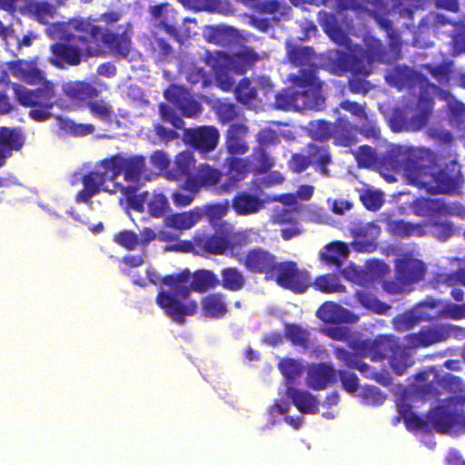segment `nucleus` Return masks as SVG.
<instances>
[{"instance_id":"1","label":"nucleus","mask_w":465,"mask_h":465,"mask_svg":"<svg viewBox=\"0 0 465 465\" xmlns=\"http://www.w3.org/2000/svg\"><path fill=\"white\" fill-rule=\"evenodd\" d=\"M400 157L410 183L429 193L456 194L464 183L460 166L454 161L434 170L437 154L430 148H409Z\"/></svg>"},{"instance_id":"2","label":"nucleus","mask_w":465,"mask_h":465,"mask_svg":"<svg viewBox=\"0 0 465 465\" xmlns=\"http://www.w3.org/2000/svg\"><path fill=\"white\" fill-rule=\"evenodd\" d=\"M291 69L288 75L291 86L284 87L274 96V107L282 111L313 110L324 108L326 98L323 83L318 76L320 66L312 60H286Z\"/></svg>"},{"instance_id":"3","label":"nucleus","mask_w":465,"mask_h":465,"mask_svg":"<svg viewBox=\"0 0 465 465\" xmlns=\"http://www.w3.org/2000/svg\"><path fill=\"white\" fill-rule=\"evenodd\" d=\"M36 60H11L9 68L14 76L35 85V89L15 83L12 84L15 100L23 107L30 108L29 117L35 122H45L52 117L51 110L56 104L55 84L45 79V73L36 65Z\"/></svg>"},{"instance_id":"4","label":"nucleus","mask_w":465,"mask_h":465,"mask_svg":"<svg viewBox=\"0 0 465 465\" xmlns=\"http://www.w3.org/2000/svg\"><path fill=\"white\" fill-rule=\"evenodd\" d=\"M384 77L390 85L398 89H412L416 86L421 89L417 101L418 112L411 119H407L400 109L392 113L391 123L393 130L417 132L423 129L430 121L434 105L433 98L429 96L427 92L429 89L434 90L436 86L422 74L406 65H392L386 71Z\"/></svg>"},{"instance_id":"5","label":"nucleus","mask_w":465,"mask_h":465,"mask_svg":"<svg viewBox=\"0 0 465 465\" xmlns=\"http://www.w3.org/2000/svg\"><path fill=\"white\" fill-rule=\"evenodd\" d=\"M465 395L450 396L431 408L426 420L411 411L409 405H401L399 412L410 430L427 431L430 424L440 434L465 432Z\"/></svg>"},{"instance_id":"6","label":"nucleus","mask_w":465,"mask_h":465,"mask_svg":"<svg viewBox=\"0 0 465 465\" xmlns=\"http://www.w3.org/2000/svg\"><path fill=\"white\" fill-rule=\"evenodd\" d=\"M192 272L188 268L163 277V285L171 291L160 290L155 297V303L164 314L174 322L183 325L187 316H193L198 310L194 300L183 302L192 293Z\"/></svg>"},{"instance_id":"7","label":"nucleus","mask_w":465,"mask_h":465,"mask_svg":"<svg viewBox=\"0 0 465 465\" xmlns=\"http://www.w3.org/2000/svg\"><path fill=\"white\" fill-rule=\"evenodd\" d=\"M68 25L79 32L86 33L90 35L91 40L87 42L86 39L79 35L54 45L52 51L57 58H81L85 55L99 56L104 54L99 43L107 45L114 40L112 34L102 32L98 26L88 21L73 20Z\"/></svg>"},{"instance_id":"8","label":"nucleus","mask_w":465,"mask_h":465,"mask_svg":"<svg viewBox=\"0 0 465 465\" xmlns=\"http://www.w3.org/2000/svg\"><path fill=\"white\" fill-rule=\"evenodd\" d=\"M249 242L250 238L247 232H236L227 235L218 232L203 233L194 236L191 242H184L167 249L193 252L198 255H223L228 252H232L236 247L247 245Z\"/></svg>"},{"instance_id":"9","label":"nucleus","mask_w":465,"mask_h":465,"mask_svg":"<svg viewBox=\"0 0 465 465\" xmlns=\"http://www.w3.org/2000/svg\"><path fill=\"white\" fill-rule=\"evenodd\" d=\"M427 266L423 261L410 253L403 254L394 261V278L382 283L383 290L390 294H400L413 290V285L423 281Z\"/></svg>"},{"instance_id":"10","label":"nucleus","mask_w":465,"mask_h":465,"mask_svg":"<svg viewBox=\"0 0 465 465\" xmlns=\"http://www.w3.org/2000/svg\"><path fill=\"white\" fill-rule=\"evenodd\" d=\"M392 60H329L322 65L324 69L337 76L351 74L348 80V89L353 94L366 95L372 85L366 80L371 71L374 62L389 63Z\"/></svg>"},{"instance_id":"11","label":"nucleus","mask_w":465,"mask_h":465,"mask_svg":"<svg viewBox=\"0 0 465 465\" xmlns=\"http://www.w3.org/2000/svg\"><path fill=\"white\" fill-rule=\"evenodd\" d=\"M83 189L75 195L76 203H90L91 198L101 191L107 192L106 182L115 181L108 158L100 161L94 169L82 176Z\"/></svg>"},{"instance_id":"12","label":"nucleus","mask_w":465,"mask_h":465,"mask_svg":"<svg viewBox=\"0 0 465 465\" xmlns=\"http://www.w3.org/2000/svg\"><path fill=\"white\" fill-rule=\"evenodd\" d=\"M272 282L295 294H302L311 287L312 276L307 270L299 269L297 262L282 261Z\"/></svg>"},{"instance_id":"13","label":"nucleus","mask_w":465,"mask_h":465,"mask_svg":"<svg viewBox=\"0 0 465 465\" xmlns=\"http://www.w3.org/2000/svg\"><path fill=\"white\" fill-rule=\"evenodd\" d=\"M331 156L327 146H319L315 143L308 144V154L292 153L288 161L289 168L295 173L305 171L311 164L323 176H329L328 164Z\"/></svg>"},{"instance_id":"14","label":"nucleus","mask_w":465,"mask_h":465,"mask_svg":"<svg viewBox=\"0 0 465 465\" xmlns=\"http://www.w3.org/2000/svg\"><path fill=\"white\" fill-rule=\"evenodd\" d=\"M245 270L254 275H263L264 280L272 282L280 264L277 256L262 247L248 250L241 260Z\"/></svg>"},{"instance_id":"15","label":"nucleus","mask_w":465,"mask_h":465,"mask_svg":"<svg viewBox=\"0 0 465 465\" xmlns=\"http://www.w3.org/2000/svg\"><path fill=\"white\" fill-rule=\"evenodd\" d=\"M205 37L215 45L231 46L236 58H257L253 49L244 45L243 37L232 26L210 27L205 33Z\"/></svg>"},{"instance_id":"16","label":"nucleus","mask_w":465,"mask_h":465,"mask_svg":"<svg viewBox=\"0 0 465 465\" xmlns=\"http://www.w3.org/2000/svg\"><path fill=\"white\" fill-rule=\"evenodd\" d=\"M108 160L115 180L123 174L126 182L136 183L147 172L145 157L142 155L125 157L117 153Z\"/></svg>"},{"instance_id":"17","label":"nucleus","mask_w":465,"mask_h":465,"mask_svg":"<svg viewBox=\"0 0 465 465\" xmlns=\"http://www.w3.org/2000/svg\"><path fill=\"white\" fill-rule=\"evenodd\" d=\"M357 348L372 361H382L390 357L395 351L401 350L398 341L394 337L387 335H379L374 340H361Z\"/></svg>"},{"instance_id":"18","label":"nucleus","mask_w":465,"mask_h":465,"mask_svg":"<svg viewBox=\"0 0 465 465\" xmlns=\"http://www.w3.org/2000/svg\"><path fill=\"white\" fill-rule=\"evenodd\" d=\"M151 24L155 30L182 42V36L176 27V12L169 4L155 5L149 7Z\"/></svg>"},{"instance_id":"19","label":"nucleus","mask_w":465,"mask_h":465,"mask_svg":"<svg viewBox=\"0 0 465 465\" xmlns=\"http://www.w3.org/2000/svg\"><path fill=\"white\" fill-rule=\"evenodd\" d=\"M167 101L174 104L184 117L193 118L202 114V104L189 91L179 85H170L164 92Z\"/></svg>"},{"instance_id":"20","label":"nucleus","mask_w":465,"mask_h":465,"mask_svg":"<svg viewBox=\"0 0 465 465\" xmlns=\"http://www.w3.org/2000/svg\"><path fill=\"white\" fill-rule=\"evenodd\" d=\"M186 135L191 145L202 153L213 151L220 138L218 129L208 125L189 129Z\"/></svg>"},{"instance_id":"21","label":"nucleus","mask_w":465,"mask_h":465,"mask_svg":"<svg viewBox=\"0 0 465 465\" xmlns=\"http://www.w3.org/2000/svg\"><path fill=\"white\" fill-rule=\"evenodd\" d=\"M306 380L311 389L324 390L337 382V370L329 362H319L310 367Z\"/></svg>"},{"instance_id":"22","label":"nucleus","mask_w":465,"mask_h":465,"mask_svg":"<svg viewBox=\"0 0 465 465\" xmlns=\"http://www.w3.org/2000/svg\"><path fill=\"white\" fill-rule=\"evenodd\" d=\"M25 143V135L19 127H0V166L11 157L13 152L20 151Z\"/></svg>"},{"instance_id":"23","label":"nucleus","mask_w":465,"mask_h":465,"mask_svg":"<svg viewBox=\"0 0 465 465\" xmlns=\"http://www.w3.org/2000/svg\"><path fill=\"white\" fill-rule=\"evenodd\" d=\"M360 342L361 340H352L349 341L348 345L352 351L336 345L333 347V353L336 359L347 368L355 369L362 374H367L370 370V366L363 361V358H366L365 354L357 348V345Z\"/></svg>"},{"instance_id":"24","label":"nucleus","mask_w":465,"mask_h":465,"mask_svg":"<svg viewBox=\"0 0 465 465\" xmlns=\"http://www.w3.org/2000/svg\"><path fill=\"white\" fill-rule=\"evenodd\" d=\"M222 173L208 164H200L195 173L185 179L183 188L194 193L203 187H208L217 184L221 178Z\"/></svg>"},{"instance_id":"25","label":"nucleus","mask_w":465,"mask_h":465,"mask_svg":"<svg viewBox=\"0 0 465 465\" xmlns=\"http://www.w3.org/2000/svg\"><path fill=\"white\" fill-rule=\"evenodd\" d=\"M212 64L214 70V79L217 86L224 92H230L234 88L235 81L232 73L235 70L236 62L239 60H204ZM245 64L252 65L256 60H242Z\"/></svg>"},{"instance_id":"26","label":"nucleus","mask_w":465,"mask_h":465,"mask_svg":"<svg viewBox=\"0 0 465 465\" xmlns=\"http://www.w3.org/2000/svg\"><path fill=\"white\" fill-rule=\"evenodd\" d=\"M247 134L246 124L242 123L230 124L225 134V147L231 155H242L248 152L249 145L245 141Z\"/></svg>"},{"instance_id":"27","label":"nucleus","mask_w":465,"mask_h":465,"mask_svg":"<svg viewBox=\"0 0 465 465\" xmlns=\"http://www.w3.org/2000/svg\"><path fill=\"white\" fill-rule=\"evenodd\" d=\"M285 394L292 404L303 414H315L319 411V400L308 391L287 386Z\"/></svg>"},{"instance_id":"28","label":"nucleus","mask_w":465,"mask_h":465,"mask_svg":"<svg viewBox=\"0 0 465 465\" xmlns=\"http://www.w3.org/2000/svg\"><path fill=\"white\" fill-rule=\"evenodd\" d=\"M422 208L430 217L463 216L465 208L460 203H447L442 199L427 198L421 202Z\"/></svg>"},{"instance_id":"29","label":"nucleus","mask_w":465,"mask_h":465,"mask_svg":"<svg viewBox=\"0 0 465 465\" xmlns=\"http://www.w3.org/2000/svg\"><path fill=\"white\" fill-rule=\"evenodd\" d=\"M66 97L76 103H83L97 97L101 90L85 81L68 82L63 85Z\"/></svg>"},{"instance_id":"30","label":"nucleus","mask_w":465,"mask_h":465,"mask_svg":"<svg viewBox=\"0 0 465 465\" xmlns=\"http://www.w3.org/2000/svg\"><path fill=\"white\" fill-rule=\"evenodd\" d=\"M273 223L282 226L281 236L284 241H290L301 235L303 232L294 213L283 209L274 215Z\"/></svg>"},{"instance_id":"31","label":"nucleus","mask_w":465,"mask_h":465,"mask_svg":"<svg viewBox=\"0 0 465 465\" xmlns=\"http://www.w3.org/2000/svg\"><path fill=\"white\" fill-rule=\"evenodd\" d=\"M202 314L205 318L222 319L229 312L225 302V295L222 292H213L204 296L201 301Z\"/></svg>"},{"instance_id":"32","label":"nucleus","mask_w":465,"mask_h":465,"mask_svg":"<svg viewBox=\"0 0 465 465\" xmlns=\"http://www.w3.org/2000/svg\"><path fill=\"white\" fill-rule=\"evenodd\" d=\"M232 207L238 215L246 216L258 213L263 207V202L257 195L240 192L232 198Z\"/></svg>"},{"instance_id":"33","label":"nucleus","mask_w":465,"mask_h":465,"mask_svg":"<svg viewBox=\"0 0 465 465\" xmlns=\"http://www.w3.org/2000/svg\"><path fill=\"white\" fill-rule=\"evenodd\" d=\"M335 145L348 147L357 142L354 125L347 119L339 118L333 124L332 133Z\"/></svg>"},{"instance_id":"34","label":"nucleus","mask_w":465,"mask_h":465,"mask_svg":"<svg viewBox=\"0 0 465 465\" xmlns=\"http://www.w3.org/2000/svg\"><path fill=\"white\" fill-rule=\"evenodd\" d=\"M447 338V332L439 327L421 329L417 333L410 334L409 342L412 347H428Z\"/></svg>"},{"instance_id":"35","label":"nucleus","mask_w":465,"mask_h":465,"mask_svg":"<svg viewBox=\"0 0 465 465\" xmlns=\"http://www.w3.org/2000/svg\"><path fill=\"white\" fill-rule=\"evenodd\" d=\"M203 217V213L199 209H193L188 212L176 213L166 216L165 225L179 231H184L192 228Z\"/></svg>"},{"instance_id":"36","label":"nucleus","mask_w":465,"mask_h":465,"mask_svg":"<svg viewBox=\"0 0 465 465\" xmlns=\"http://www.w3.org/2000/svg\"><path fill=\"white\" fill-rule=\"evenodd\" d=\"M220 284L217 275L211 270L199 269L192 272V292L204 293Z\"/></svg>"},{"instance_id":"37","label":"nucleus","mask_w":465,"mask_h":465,"mask_svg":"<svg viewBox=\"0 0 465 465\" xmlns=\"http://www.w3.org/2000/svg\"><path fill=\"white\" fill-rule=\"evenodd\" d=\"M388 231L394 236L401 238L421 237L426 234L423 224L412 223L404 220H394L388 223Z\"/></svg>"},{"instance_id":"38","label":"nucleus","mask_w":465,"mask_h":465,"mask_svg":"<svg viewBox=\"0 0 465 465\" xmlns=\"http://www.w3.org/2000/svg\"><path fill=\"white\" fill-rule=\"evenodd\" d=\"M220 284L227 291L239 292L246 285V277L235 266L224 267L221 270Z\"/></svg>"},{"instance_id":"39","label":"nucleus","mask_w":465,"mask_h":465,"mask_svg":"<svg viewBox=\"0 0 465 465\" xmlns=\"http://www.w3.org/2000/svg\"><path fill=\"white\" fill-rule=\"evenodd\" d=\"M315 291L322 293L331 294L336 292H345L346 287L341 282L339 275L335 273H326L312 279V285Z\"/></svg>"},{"instance_id":"40","label":"nucleus","mask_w":465,"mask_h":465,"mask_svg":"<svg viewBox=\"0 0 465 465\" xmlns=\"http://www.w3.org/2000/svg\"><path fill=\"white\" fill-rule=\"evenodd\" d=\"M348 313V310L332 302H323L316 312L317 317L326 323L347 322L345 315Z\"/></svg>"},{"instance_id":"41","label":"nucleus","mask_w":465,"mask_h":465,"mask_svg":"<svg viewBox=\"0 0 465 465\" xmlns=\"http://www.w3.org/2000/svg\"><path fill=\"white\" fill-rule=\"evenodd\" d=\"M211 107L215 113L219 123L223 124L232 123L239 117V110L232 103L214 99L211 102Z\"/></svg>"},{"instance_id":"42","label":"nucleus","mask_w":465,"mask_h":465,"mask_svg":"<svg viewBox=\"0 0 465 465\" xmlns=\"http://www.w3.org/2000/svg\"><path fill=\"white\" fill-rule=\"evenodd\" d=\"M285 338L292 345L308 350L311 346L310 332L300 324L288 323L284 328Z\"/></svg>"},{"instance_id":"43","label":"nucleus","mask_w":465,"mask_h":465,"mask_svg":"<svg viewBox=\"0 0 465 465\" xmlns=\"http://www.w3.org/2000/svg\"><path fill=\"white\" fill-rule=\"evenodd\" d=\"M278 367L285 379L286 387L293 386L295 381L302 376L304 369L300 361L292 358L282 359Z\"/></svg>"},{"instance_id":"44","label":"nucleus","mask_w":465,"mask_h":465,"mask_svg":"<svg viewBox=\"0 0 465 465\" xmlns=\"http://www.w3.org/2000/svg\"><path fill=\"white\" fill-rule=\"evenodd\" d=\"M354 296L361 305L371 309L378 314H384L391 309L389 304L379 301L376 297L365 290L356 291Z\"/></svg>"},{"instance_id":"45","label":"nucleus","mask_w":465,"mask_h":465,"mask_svg":"<svg viewBox=\"0 0 465 465\" xmlns=\"http://www.w3.org/2000/svg\"><path fill=\"white\" fill-rule=\"evenodd\" d=\"M232 90L236 100L244 105L252 104L257 97V90L248 78L242 79Z\"/></svg>"},{"instance_id":"46","label":"nucleus","mask_w":465,"mask_h":465,"mask_svg":"<svg viewBox=\"0 0 465 465\" xmlns=\"http://www.w3.org/2000/svg\"><path fill=\"white\" fill-rule=\"evenodd\" d=\"M251 163L259 173H267L273 165L272 158L270 157L262 145L253 148L251 154Z\"/></svg>"},{"instance_id":"47","label":"nucleus","mask_w":465,"mask_h":465,"mask_svg":"<svg viewBox=\"0 0 465 465\" xmlns=\"http://www.w3.org/2000/svg\"><path fill=\"white\" fill-rule=\"evenodd\" d=\"M59 124L62 131L74 137L86 136L95 131L92 124H78L71 119H62Z\"/></svg>"},{"instance_id":"48","label":"nucleus","mask_w":465,"mask_h":465,"mask_svg":"<svg viewBox=\"0 0 465 465\" xmlns=\"http://www.w3.org/2000/svg\"><path fill=\"white\" fill-rule=\"evenodd\" d=\"M86 106L94 118L105 123L112 121L114 112L111 106L104 100L88 101Z\"/></svg>"},{"instance_id":"49","label":"nucleus","mask_w":465,"mask_h":465,"mask_svg":"<svg viewBox=\"0 0 465 465\" xmlns=\"http://www.w3.org/2000/svg\"><path fill=\"white\" fill-rule=\"evenodd\" d=\"M351 153L360 167H371L377 162V153L370 145H361Z\"/></svg>"},{"instance_id":"50","label":"nucleus","mask_w":465,"mask_h":465,"mask_svg":"<svg viewBox=\"0 0 465 465\" xmlns=\"http://www.w3.org/2000/svg\"><path fill=\"white\" fill-rule=\"evenodd\" d=\"M114 242L128 251H134L140 246V237L132 230L120 231L114 234Z\"/></svg>"},{"instance_id":"51","label":"nucleus","mask_w":465,"mask_h":465,"mask_svg":"<svg viewBox=\"0 0 465 465\" xmlns=\"http://www.w3.org/2000/svg\"><path fill=\"white\" fill-rule=\"evenodd\" d=\"M260 10L263 13L273 15V20L280 21L289 15L291 8L284 4L275 0H266L260 4Z\"/></svg>"},{"instance_id":"52","label":"nucleus","mask_w":465,"mask_h":465,"mask_svg":"<svg viewBox=\"0 0 465 465\" xmlns=\"http://www.w3.org/2000/svg\"><path fill=\"white\" fill-rule=\"evenodd\" d=\"M147 207L151 216L154 218L163 217L169 209L168 200L163 193L153 194L147 203Z\"/></svg>"},{"instance_id":"53","label":"nucleus","mask_w":465,"mask_h":465,"mask_svg":"<svg viewBox=\"0 0 465 465\" xmlns=\"http://www.w3.org/2000/svg\"><path fill=\"white\" fill-rule=\"evenodd\" d=\"M333 124L324 120H319L311 124V134L314 140L321 142L332 138Z\"/></svg>"},{"instance_id":"54","label":"nucleus","mask_w":465,"mask_h":465,"mask_svg":"<svg viewBox=\"0 0 465 465\" xmlns=\"http://www.w3.org/2000/svg\"><path fill=\"white\" fill-rule=\"evenodd\" d=\"M451 66L452 60H450L449 63L439 65L426 64L424 67L439 84H446L449 83L450 78Z\"/></svg>"},{"instance_id":"55","label":"nucleus","mask_w":465,"mask_h":465,"mask_svg":"<svg viewBox=\"0 0 465 465\" xmlns=\"http://www.w3.org/2000/svg\"><path fill=\"white\" fill-rule=\"evenodd\" d=\"M175 170L180 175L193 176L192 171L195 167V161L189 153L183 152L179 153L175 159Z\"/></svg>"},{"instance_id":"56","label":"nucleus","mask_w":465,"mask_h":465,"mask_svg":"<svg viewBox=\"0 0 465 465\" xmlns=\"http://www.w3.org/2000/svg\"><path fill=\"white\" fill-rule=\"evenodd\" d=\"M449 121L452 126L460 127L465 122V104L460 101L448 104Z\"/></svg>"},{"instance_id":"57","label":"nucleus","mask_w":465,"mask_h":465,"mask_svg":"<svg viewBox=\"0 0 465 465\" xmlns=\"http://www.w3.org/2000/svg\"><path fill=\"white\" fill-rule=\"evenodd\" d=\"M435 280L439 283L453 286L460 283L465 286V267L460 268L454 272H440L437 273Z\"/></svg>"},{"instance_id":"58","label":"nucleus","mask_w":465,"mask_h":465,"mask_svg":"<svg viewBox=\"0 0 465 465\" xmlns=\"http://www.w3.org/2000/svg\"><path fill=\"white\" fill-rule=\"evenodd\" d=\"M30 11L42 24H47L53 18L55 9L47 3H34L30 5Z\"/></svg>"},{"instance_id":"59","label":"nucleus","mask_w":465,"mask_h":465,"mask_svg":"<svg viewBox=\"0 0 465 465\" xmlns=\"http://www.w3.org/2000/svg\"><path fill=\"white\" fill-rule=\"evenodd\" d=\"M361 124L358 128V132L367 139H379L381 136V129L377 121L370 118L368 114L366 118L361 119Z\"/></svg>"},{"instance_id":"60","label":"nucleus","mask_w":465,"mask_h":465,"mask_svg":"<svg viewBox=\"0 0 465 465\" xmlns=\"http://www.w3.org/2000/svg\"><path fill=\"white\" fill-rule=\"evenodd\" d=\"M340 379L341 387L350 393L355 392L360 386L357 375L346 370H337V379Z\"/></svg>"},{"instance_id":"61","label":"nucleus","mask_w":465,"mask_h":465,"mask_svg":"<svg viewBox=\"0 0 465 465\" xmlns=\"http://www.w3.org/2000/svg\"><path fill=\"white\" fill-rule=\"evenodd\" d=\"M363 206L369 211H378L383 203L382 195L376 191H366L361 195Z\"/></svg>"},{"instance_id":"62","label":"nucleus","mask_w":465,"mask_h":465,"mask_svg":"<svg viewBox=\"0 0 465 465\" xmlns=\"http://www.w3.org/2000/svg\"><path fill=\"white\" fill-rule=\"evenodd\" d=\"M399 351L390 355V366L396 375H402L407 368L410 366L409 357L402 353H398Z\"/></svg>"},{"instance_id":"63","label":"nucleus","mask_w":465,"mask_h":465,"mask_svg":"<svg viewBox=\"0 0 465 465\" xmlns=\"http://www.w3.org/2000/svg\"><path fill=\"white\" fill-rule=\"evenodd\" d=\"M159 110L163 121L172 124L175 128L182 127L183 121L173 108L165 104H161Z\"/></svg>"},{"instance_id":"64","label":"nucleus","mask_w":465,"mask_h":465,"mask_svg":"<svg viewBox=\"0 0 465 465\" xmlns=\"http://www.w3.org/2000/svg\"><path fill=\"white\" fill-rule=\"evenodd\" d=\"M228 161V174H232L234 177L241 176V181L243 180L248 172L246 162L236 157H232Z\"/></svg>"}]
</instances>
